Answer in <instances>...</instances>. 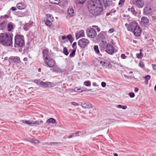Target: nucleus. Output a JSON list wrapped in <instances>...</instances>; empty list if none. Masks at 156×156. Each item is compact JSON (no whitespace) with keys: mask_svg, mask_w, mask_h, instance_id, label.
Here are the masks:
<instances>
[{"mask_svg":"<svg viewBox=\"0 0 156 156\" xmlns=\"http://www.w3.org/2000/svg\"><path fill=\"white\" fill-rule=\"evenodd\" d=\"M122 105H117L116 106V107L117 108H121V107H122Z\"/></svg>","mask_w":156,"mask_h":156,"instance_id":"nucleus-62","label":"nucleus"},{"mask_svg":"<svg viewBox=\"0 0 156 156\" xmlns=\"http://www.w3.org/2000/svg\"><path fill=\"white\" fill-rule=\"evenodd\" d=\"M152 19L153 21H156V17L154 16H152Z\"/></svg>","mask_w":156,"mask_h":156,"instance_id":"nucleus-56","label":"nucleus"},{"mask_svg":"<svg viewBox=\"0 0 156 156\" xmlns=\"http://www.w3.org/2000/svg\"><path fill=\"white\" fill-rule=\"evenodd\" d=\"M63 52L64 54L66 56L68 55L69 52L66 47H64Z\"/></svg>","mask_w":156,"mask_h":156,"instance_id":"nucleus-32","label":"nucleus"},{"mask_svg":"<svg viewBox=\"0 0 156 156\" xmlns=\"http://www.w3.org/2000/svg\"><path fill=\"white\" fill-rule=\"evenodd\" d=\"M25 123L30 126H33L34 125V123H33V122L30 120H26L25 121Z\"/></svg>","mask_w":156,"mask_h":156,"instance_id":"nucleus-34","label":"nucleus"},{"mask_svg":"<svg viewBox=\"0 0 156 156\" xmlns=\"http://www.w3.org/2000/svg\"><path fill=\"white\" fill-rule=\"evenodd\" d=\"M100 45L102 47H106L105 51L109 55H112L115 52L114 47L110 44H107L106 42L102 41Z\"/></svg>","mask_w":156,"mask_h":156,"instance_id":"nucleus-5","label":"nucleus"},{"mask_svg":"<svg viewBox=\"0 0 156 156\" xmlns=\"http://www.w3.org/2000/svg\"><path fill=\"white\" fill-rule=\"evenodd\" d=\"M0 44L5 46H10V34L6 32L0 33Z\"/></svg>","mask_w":156,"mask_h":156,"instance_id":"nucleus-4","label":"nucleus"},{"mask_svg":"<svg viewBox=\"0 0 156 156\" xmlns=\"http://www.w3.org/2000/svg\"><path fill=\"white\" fill-rule=\"evenodd\" d=\"M106 83L105 82H102L101 83V85L102 87H105L106 86Z\"/></svg>","mask_w":156,"mask_h":156,"instance_id":"nucleus-52","label":"nucleus"},{"mask_svg":"<svg viewBox=\"0 0 156 156\" xmlns=\"http://www.w3.org/2000/svg\"><path fill=\"white\" fill-rule=\"evenodd\" d=\"M9 18V16L7 15H4V16H1V19H6L7 18Z\"/></svg>","mask_w":156,"mask_h":156,"instance_id":"nucleus-39","label":"nucleus"},{"mask_svg":"<svg viewBox=\"0 0 156 156\" xmlns=\"http://www.w3.org/2000/svg\"><path fill=\"white\" fill-rule=\"evenodd\" d=\"M44 65L47 67L54 68L56 66L55 60L50 57L44 59Z\"/></svg>","mask_w":156,"mask_h":156,"instance_id":"nucleus-6","label":"nucleus"},{"mask_svg":"<svg viewBox=\"0 0 156 156\" xmlns=\"http://www.w3.org/2000/svg\"><path fill=\"white\" fill-rule=\"evenodd\" d=\"M76 51V48L73 50L71 53L70 54L69 57L70 58H73L74 57L75 55V52Z\"/></svg>","mask_w":156,"mask_h":156,"instance_id":"nucleus-31","label":"nucleus"},{"mask_svg":"<svg viewBox=\"0 0 156 156\" xmlns=\"http://www.w3.org/2000/svg\"><path fill=\"white\" fill-rule=\"evenodd\" d=\"M11 37V35H10V47L11 46V45H12V38Z\"/></svg>","mask_w":156,"mask_h":156,"instance_id":"nucleus-58","label":"nucleus"},{"mask_svg":"<svg viewBox=\"0 0 156 156\" xmlns=\"http://www.w3.org/2000/svg\"><path fill=\"white\" fill-rule=\"evenodd\" d=\"M10 63L15 65L18 64L20 61V57L18 56H10Z\"/></svg>","mask_w":156,"mask_h":156,"instance_id":"nucleus-12","label":"nucleus"},{"mask_svg":"<svg viewBox=\"0 0 156 156\" xmlns=\"http://www.w3.org/2000/svg\"><path fill=\"white\" fill-rule=\"evenodd\" d=\"M151 12L152 9L150 7L147 5H145L143 9V14L147 15L151 13Z\"/></svg>","mask_w":156,"mask_h":156,"instance_id":"nucleus-11","label":"nucleus"},{"mask_svg":"<svg viewBox=\"0 0 156 156\" xmlns=\"http://www.w3.org/2000/svg\"><path fill=\"white\" fill-rule=\"evenodd\" d=\"M76 42H74L72 44V47L73 48H74V49H75V48H76Z\"/></svg>","mask_w":156,"mask_h":156,"instance_id":"nucleus-46","label":"nucleus"},{"mask_svg":"<svg viewBox=\"0 0 156 156\" xmlns=\"http://www.w3.org/2000/svg\"><path fill=\"white\" fill-rule=\"evenodd\" d=\"M44 22L45 23V24L49 27H50L52 25V23L51 20L48 19L44 20Z\"/></svg>","mask_w":156,"mask_h":156,"instance_id":"nucleus-25","label":"nucleus"},{"mask_svg":"<svg viewBox=\"0 0 156 156\" xmlns=\"http://www.w3.org/2000/svg\"><path fill=\"white\" fill-rule=\"evenodd\" d=\"M139 65L141 68H143L144 67L145 65L144 63L142 62H140Z\"/></svg>","mask_w":156,"mask_h":156,"instance_id":"nucleus-42","label":"nucleus"},{"mask_svg":"<svg viewBox=\"0 0 156 156\" xmlns=\"http://www.w3.org/2000/svg\"><path fill=\"white\" fill-rule=\"evenodd\" d=\"M139 90L138 88L137 87H135L134 89V91L136 92H137Z\"/></svg>","mask_w":156,"mask_h":156,"instance_id":"nucleus-64","label":"nucleus"},{"mask_svg":"<svg viewBox=\"0 0 156 156\" xmlns=\"http://www.w3.org/2000/svg\"><path fill=\"white\" fill-rule=\"evenodd\" d=\"M97 38L99 41H101L102 42L103 41H103L105 39V37L102 33H100L98 34ZM101 43H102V42Z\"/></svg>","mask_w":156,"mask_h":156,"instance_id":"nucleus-24","label":"nucleus"},{"mask_svg":"<svg viewBox=\"0 0 156 156\" xmlns=\"http://www.w3.org/2000/svg\"><path fill=\"white\" fill-rule=\"evenodd\" d=\"M124 2V0H120L119 2V6H122L123 4V3Z\"/></svg>","mask_w":156,"mask_h":156,"instance_id":"nucleus-44","label":"nucleus"},{"mask_svg":"<svg viewBox=\"0 0 156 156\" xmlns=\"http://www.w3.org/2000/svg\"><path fill=\"white\" fill-rule=\"evenodd\" d=\"M54 68H55V69H53V71L54 72L61 73H62L63 72H64V71L63 69H60V68L57 67V66L55 67Z\"/></svg>","mask_w":156,"mask_h":156,"instance_id":"nucleus-23","label":"nucleus"},{"mask_svg":"<svg viewBox=\"0 0 156 156\" xmlns=\"http://www.w3.org/2000/svg\"><path fill=\"white\" fill-rule=\"evenodd\" d=\"M129 95L130 98H133L135 96V94L133 92H129Z\"/></svg>","mask_w":156,"mask_h":156,"instance_id":"nucleus-38","label":"nucleus"},{"mask_svg":"<svg viewBox=\"0 0 156 156\" xmlns=\"http://www.w3.org/2000/svg\"><path fill=\"white\" fill-rule=\"evenodd\" d=\"M33 123H34V125L36 124H37L38 125H40L41 123H42L43 121L41 120L39 121H33Z\"/></svg>","mask_w":156,"mask_h":156,"instance_id":"nucleus-36","label":"nucleus"},{"mask_svg":"<svg viewBox=\"0 0 156 156\" xmlns=\"http://www.w3.org/2000/svg\"><path fill=\"white\" fill-rule=\"evenodd\" d=\"M90 43V41L88 39L83 38L78 41V44L80 47V48L84 50L87 48V46Z\"/></svg>","mask_w":156,"mask_h":156,"instance_id":"nucleus-7","label":"nucleus"},{"mask_svg":"<svg viewBox=\"0 0 156 156\" xmlns=\"http://www.w3.org/2000/svg\"><path fill=\"white\" fill-rule=\"evenodd\" d=\"M106 5V6H109L111 5L112 4V1L111 0H106L103 2Z\"/></svg>","mask_w":156,"mask_h":156,"instance_id":"nucleus-30","label":"nucleus"},{"mask_svg":"<svg viewBox=\"0 0 156 156\" xmlns=\"http://www.w3.org/2000/svg\"><path fill=\"white\" fill-rule=\"evenodd\" d=\"M78 3L80 4H83L85 3V2L87 0H76Z\"/></svg>","mask_w":156,"mask_h":156,"instance_id":"nucleus-40","label":"nucleus"},{"mask_svg":"<svg viewBox=\"0 0 156 156\" xmlns=\"http://www.w3.org/2000/svg\"><path fill=\"white\" fill-rule=\"evenodd\" d=\"M84 84L86 86L90 87L91 85V83L90 81L87 80L84 82Z\"/></svg>","mask_w":156,"mask_h":156,"instance_id":"nucleus-33","label":"nucleus"},{"mask_svg":"<svg viewBox=\"0 0 156 156\" xmlns=\"http://www.w3.org/2000/svg\"><path fill=\"white\" fill-rule=\"evenodd\" d=\"M49 83H50V82H44L41 81L39 82V84L43 88H48L49 86Z\"/></svg>","mask_w":156,"mask_h":156,"instance_id":"nucleus-20","label":"nucleus"},{"mask_svg":"<svg viewBox=\"0 0 156 156\" xmlns=\"http://www.w3.org/2000/svg\"><path fill=\"white\" fill-rule=\"evenodd\" d=\"M17 8L20 10L24 9L26 7V5L23 3H19L16 5Z\"/></svg>","mask_w":156,"mask_h":156,"instance_id":"nucleus-19","label":"nucleus"},{"mask_svg":"<svg viewBox=\"0 0 156 156\" xmlns=\"http://www.w3.org/2000/svg\"><path fill=\"white\" fill-rule=\"evenodd\" d=\"M133 4L137 7L142 8L144 5V2L143 0H134Z\"/></svg>","mask_w":156,"mask_h":156,"instance_id":"nucleus-10","label":"nucleus"},{"mask_svg":"<svg viewBox=\"0 0 156 156\" xmlns=\"http://www.w3.org/2000/svg\"><path fill=\"white\" fill-rule=\"evenodd\" d=\"M32 24L33 23L31 22L26 23L23 26L24 30L26 31L28 30L29 29L32 27Z\"/></svg>","mask_w":156,"mask_h":156,"instance_id":"nucleus-17","label":"nucleus"},{"mask_svg":"<svg viewBox=\"0 0 156 156\" xmlns=\"http://www.w3.org/2000/svg\"><path fill=\"white\" fill-rule=\"evenodd\" d=\"M114 32V29H110L108 30V32L109 33H112Z\"/></svg>","mask_w":156,"mask_h":156,"instance_id":"nucleus-54","label":"nucleus"},{"mask_svg":"<svg viewBox=\"0 0 156 156\" xmlns=\"http://www.w3.org/2000/svg\"><path fill=\"white\" fill-rule=\"evenodd\" d=\"M94 49L96 54L98 55H99L100 54V51L99 50L98 46V45H94Z\"/></svg>","mask_w":156,"mask_h":156,"instance_id":"nucleus-29","label":"nucleus"},{"mask_svg":"<svg viewBox=\"0 0 156 156\" xmlns=\"http://www.w3.org/2000/svg\"><path fill=\"white\" fill-rule=\"evenodd\" d=\"M151 77V76L150 75H147L144 77V79L145 80L144 83L146 84L148 83V81L150 79Z\"/></svg>","mask_w":156,"mask_h":156,"instance_id":"nucleus-27","label":"nucleus"},{"mask_svg":"<svg viewBox=\"0 0 156 156\" xmlns=\"http://www.w3.org/2000/svg\"><path fill=\"white\" fill-rule=\"evenodd\" d=\"M76 37L77 39L80 37H83L84 35V32L83 30H81L78 32L76 33Z\"/></svg>","mask_w":156,"mask_h":156,"instance_id":"nucleus-16","label":"nucleus"},{"mask_svg":"<svg viewBox=\"0 0 156 156\" xmlns=\"http://www.w3.org/2000/svg\"><path fill=\"white\" fill-rule=\"evenodd\" d=\"M58 0H49V2L50 3L52 4H55L56 3L54 2V1H57Z\"/></svg>","mask_w":156,"mask_h":156,"instance_id":"nucleus-53","label":"nucleus"},{"mask_svg":"<svg viewBox=\"0 0 156 156\" xmlns=\"http://www.w3.org/2000/svg\"><path fill=\"white\" fill-rule=\"evenodd\" d=\"M7 21L6 19H5L0 23V30H4L6 27Z\"/></svg>","mask_w":156,"mask_h":156,"instance_id":"nucleus-15","label":"nucleus"},{"mask_svg":"<svg viewBox=\"0 0 156 156\" xmlns=\"http://www.w3.org/2000/svg\"><path fill=\"white\" fill-rule=\"evenodd\" d=\"M80 133V132L77 131L74 133H73L70 136H69L68 138L70 139L73 137H76L77 136H79L80 135H78V134Z\"/></svg>","mask_w":156,"mask_h":156,"instance_id":"nucleus-28","label":"nucleus"},{"mask_svg":"<svg viewBox=\"0 0 156 156\" xmlns=\"http://www.w3.org/2000/svg\"><path fill=\"white\" fill-rule=\"evenodd\" d=\"M13 25L12 23H10V31H11V30L13 29Z\"/></svg>","mask_w":156,"mask_h":156,"instance_id":"nucleus-63","label":"nucleus"},{"mask_svg":"<svg viewBox=\"0 0 156 156\" xmlns=\"http://www.w3.org/2000/svg\"><path fill=\"white\" fill-rule=\"evenodd\" d=\"M136 57L138 59H140L142 58L143 56L142 53H137L136 55Z\"/></svg>","mask_w":156,"mask_h":156,"instance_id":"nucleus-35","label":"nucleus"},{"mask_svg":"<svg viewBox=\"0 0 156 156\" xmlns=\"http://www.w3.org/2000/svg\"><path fill=\"white\" fill-rule=\"evenodd\" d=\"M87 36L91 38H94L97 35L95 30L92 28H90L87 30Z\"/></svg>","mask_w":156,"mask_h":156,"instance_id":"nucleus-9","label":"nucleus"},{"mask_svg":"<svg viewBox=\"0 0 156 156\" xmlns=\"http://www.w3.org/2000/svg\"><path fill=\"white\" fill-rule=\"evenodd\" d=\"M32 143L35 144H37L39 143V141L35 139H33Z\"/></svg>","mask_w":156,"mask_h":156,"instance_id":"nucleus-41","label":"nucleus"},{"mask_svg":"<svg viewBox=\"0 0 156 156\" xmlns=\"http://www.w3.org/2000/svg\"><path fill=\"white\" fill-rule=\"evenodd\" d=\"M88 8L92 14L97 16L100 14L103 10V6L100 0H90L88 2Z\"/></svg>","mask_w":156,"mask_h":156,"instance_id":"nucleus-1","label":"nucleus"},{"mask_svg":"<svg viewBox=\"0 0 156 156\" xmlns=\"http://www.w3.org/2000/svg\"><path fill=\"white\" fill-rule=\"evenodd\" d=\"M49 86H50L51 87H53L55 86V85L54 83L50 82V83H49Z\"/></svg>","mask_w":156,"mask_h":156,"instance_id":"nucleus-51","label":"nucleus"},{"mask_svg":"<svg viewBox=\"0 0 156 156\" xmlns=\"http://www.w3.org/2000/svg\"><path fill=\"white\" fill-rule=\"evenodd\" d=\"M128 10L129 12H131L133 15L135 16H136L137 12L136 11L133 6H132L130 8H128Z\"/></svg>","mask_w":156,"mask_h":156,"instance_id":"nucleus-22","label":"nucleus"},{"mask_svg":"<svg viewBox=\"0 0 156 156\" xmlns=\"http://www.w3.org/2000/svg\"><path fill=\"white\" fill-rule=\"evenodd\" d=\"M11 9L12 11H14L16 10V9L15 7H12L11 8Z\"/></svg>","mask_w":156,"mask_h":156,"instance_id":"nucleus-60","label":"nucleus"},{"mask_svg":"<svg viewBox=\"0 0 156 156\" xmlns=\"http://www.w3.org/2000/svg\"><path fill=\"white\" fill-rule=\"evenodd\" d=\"M71 103L72 105L75 106H78L79 105L78 103L75 102H72Z\"/></svg>","mask_w":156,"mask_h":156,"instance_id":"nucleus-43","label":"nucleus"},{"mask_svg":"<svg viewBox=\"0 0 156 156\" xmlns=\"http://www.w3.org/2000/svg\"><path fill=\"white\" fill-rule=\"evenodd\" d=\"M33 138H30L27 140V141L32 143L33 141Z\"/></svg>","mask_w":156,"mask_h":156,"instance_id":"nucleus-61","label":"nucleus"},{"mask_svg":"<svg viewBox=\"0 0 156 156\" xmlns=\"http://www.w3.org/2000/svg\"><path fill=\"white\" fill-rule=\"evenodd\" d=\"M44 60L50 57L48 50L47 49H44L43 51Z\"/></svg>","mask_w":156,"mask_h":156,"instance_id":"nucleus-18","label":"nucleus"},{"mask_svg":"<svg viewBox=\"0 0 156 156\" xmlns=\"http://www.w3.org/2000/svg\"><path fill=\"white\" fill-rule=\"evenodd\" d=\"M92 27L96 28L98 32H99L100 31V29L98 27V26L94 25Z\"/></svg>","mask_w":156,"mask_h":156,"instance_id":"nucleus-45","label":"nucleus"},{"mask_svg":"<svg viewBox=\"0 0 156 156\" xmlns=\"http://www.w3.org/2000/svg\"><path fill=\"white\" fill-rule=\"evenodd\" d=\"M127 108V107L126 106L122 105V106L121 108H122V109L124 110L126 109Z\"/></svg>","mask_w":156,"mask_h":156,"instance_id":"nucleus-55","label":"nucleus"},{"mask_svg":"<svg viewBox=\"0 0 156 156\" xmlns=\"http://www.w3.org/2000/svg\"><path fill=\"white\" fill-rule=\"evenodd\" d=\"M46 122L49 123H51L52 124H54L56 122V120L54 118H50L47 120Z\"/></svg>","mask_w":156,"mask_h":156,"instance_id":"nucleus-26","label":"nucleus"},{"mask_svg":"<svg viewBox=\"0 0 156 156\" xmlns=\"http://www.w3.org/2000/svg\"><path fill=\"white\" fill-rule=\"evenodd\" d=\"M128 31L132 32L136 36H139L141 33L140 27L138 25L136 21L131 22L127 28Z\"/></svg>","mask_w":156,"mask_h":156,"instance_id":"nucleus-3","label":"nucleus"},{"mask_svg":"<svg viewBox=\"0 0 156 156\" xmlns=\"http://www.w3.org/2000/svg\"><path fill=\"white\" fill-rule=\"evenodd\" d=\"M7 28L8 30L9 31H10V23H9L7 24Z\"/></svg>","mask_w":156,"mask_h":156,"instance_id":"nucleus-59","label":"nucleus"},{"mask_svg":"<svg viewBox=\"0 0 156 156\" xmlns=\"http://www.w3.org/2000/svg\"><path fill=\"white\" fill-rule=\"evenodd\" d=\"M152 66L153 68V70H156V65H154V64H152Z\"/></svg>","mask_w":156,"mask_h":156,"instance_id":"nucleus-50","label":"nucleus"},{"mask_svg":"<svg viewBox=\"0 0 156 156\" xmlns=\"http://www.w3.org/2000/svg\"><path fill=\"white\" fill-rule=\"evenodd\" d=\"M67 38H68V39L69 40L70 39H71L72 37L71 35V34H69L67 36Z\"/></svg>","mask_w":156,"mask_h":156,"instance_id":"nucleus-49","label":"nucleus"},{"mask_svg":"<svg viewBox=\"0 0 156 156\" xmlns=\"http://www.w3.org/2000/svg\"><path fill=\"white\" fill-rule=\"evenodd\" d=\"M126 57L127 56L124 54H122L121 55V58L123 59H125Z\"/></svg>","mask_w":156,"mask_h":156,"instance_id":"nucleus-47","label":"nucleus"},{"mask_svg":"<svg viewBox=\"0 0 156 156\" xmlns=\"http://www.w3.org/2000/svg\"><path fill=\"white\" fill-rule=\"evenodd\" d=\"M34 82L36 84H39V81H38V80H34Z\"/></svg>","mask_w":156,"mask_h":156,"instance_id":"nucleus-57","label":"nucleus"},{"mask_svg":"<svg viewBox=\"0 0 156 156\" xmlns=\"http://www.w3.org/2000/svg\"><path fill=\"white\" fill-rule=\"evenodd\" d=\"M99 62L100 66L104 68H106L107 67L110 68L112 67L110 63L107 60L101 58L100 59Z\"/></svg>","mask_w":156,"mask_h":156,"instance_id":"nucleus-8","label":"nucleus"},{"mask_svg":"<svg viewBox=\"0 0 156 156\" xmlns=\"http://www.w3.org/2000/svg\"><path fill=\"white\" fill-rule=\"evenodd\" d=\"M14 40V48H12V51L21 52L25 44L24 37L22 35H17L15 36Z\"/></svg>","mask_w":156,"mask_h":156,"instance_id":"nucleus-2","label":"nucleus"},{"mask_svg":"<svg viewBox=\"0 0 156 156\" xmlns=\"http://www.w3.org/2000/svg\"><path fill=\"white\" fill-rule=\"evenodd\" d=\"M74 12L73 8L70 7L68 10V14L69 16L72 17L74 14Z\"/></svg>","mask_w":156,"mask_h":156,"instance_id":"nucleus-21","label":"nucleus"},{"mask_svg":"<svg viewBox=\"0 0 156 156\" xmlns=\"http://www.w3.org/2000/svg\"><path fill=\"white\" fill-rule=\"evenodd\" d=\"M149 23L148 19L146 17L143 16L141 19L140 24L141 26L146 27L147 26Z\"/></svg>","mask_w":156,"mask_h":156,"instance_id":"nucleus-13","label":"nucleus"},{"mask_svg":"<svg viewBox=\"0 0 156 156\" xmlns=\"http://www.w3.org/2000/svg\"><path fill=\"white\" fill-rule=\"evenodd\" d=\"M57 143H58L57 142H51V143L46 142V143H44V144L48 145H51L52 144L54 145V144H56Z\"/></svg>","mask_w":156,"mask_h":156,"instance_id":"nucleus-37","label":"nucleus"},{"mask_svg":"<svg viewBox=\"0 0 156 156\" xmlns=\"http://www.w3.org/2000/svg\"><path fill=\"white\" fill-rule=\"evenodd\" d=\"M47 16L48 17V19L50 18L51 20V18H53L52 17V16L51 15L49 14H48L47 15Z\"/></svg>","mask_w":156,"mask_h":156,"instance_id":"nucleus-48","label":"nucleus"},{"mask_svg":"<svg viewBox=\"0 0 156 156\" xmlns=\"http://www.w3.org/2000/svg\"><path fill=\"white\" fill-rule=\"evenodd\" d=\"M81 105L83 108H92L89 102L83 101L81 103Z\"/></svg>","mask_w":156,"mask_h":156,"instance_id":"nucleus-14","label":"nucleus"}]
</instances>
